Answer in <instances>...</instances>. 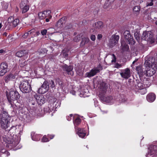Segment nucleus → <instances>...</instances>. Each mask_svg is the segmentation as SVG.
I'll list each match as a JSON object with an SVG mask.
<instances>
[{"label": "nucleus", "instance_id": "obj_1", "mask_svg": "<svg viewBox=\"0 0 157 157\" xmlns=\"http://www.w3.org/2000/svg\"><path fill=\"white\" fill-rule=\"evenodd\" d=\"M99 95L101 98V99L104 102L106 103H110L113 101V98L111 97H103L102 95L105 94L107 91V89L108 88V86L107 84L104 82H102L98 86Z\"/></svg>", "mask_w": 157, "mask_h": 157}, {"label": "nucleus", "instance_id": "obj_2", "mask_svg": "<svg viewBox=\"0 0 157 157\" xmlns=\"http://www.w3.org/2000/svg\"><path fill=\"white\" fill-rule=\"evenodd\" d=\"M150 60H145L144 65L145 67V73L147 76H151L156 72V68L155 65L151 64Z\"/></svg>", "mask_w": 157, "mask_h": 157}, {"label": "nucleus", "instance_id": "obj_3", "mask_svg": "<svg viewBox=\"0 0 157 157\" xmlns=\"http://www.w3.org/2000/svg\"><path fill=\"white\" fill-rule=\"evenodd\" d=\"M6 96L8 101L11 104H12L13 101L17 100L20 97L18 93L13 88L10 89L9 94H6Z\"/></svg>", "mask_w": 157, "mask_h": 157}, {"label": "nucleus", "instance_id": "obj_4", "mask_svg": "<svg viewBox=\"0 0 157 157\" xmlns=\"http://www.w3.org/2000/svg\"><path fill=\"white\" fill-rule=\"evenodd\" d=\"M20 90L24 93H28L31 90V85L29 82L26 80L23 79L21 81L19 85Z\"/></svg>", "mask_w": 157, "mask_h": 157}, {"label": "nucleus", "instance_id": "obj_5", "mask_svg": "<svg viewBox=\"0 0 157 157\" xmlns=\"http://www.w3.org/2000/svg\"><path fill=\"white\" fill-rule=\"evenodd\" d=\"M60 102L56 99H54L52 102L49 104V109L47 110V107L44 109V111L47 113H49L52 111L56 109L57 107L60 106Z\"/></svg>", "mask_w": 157, "mask_h": 157}, {"label": "nucleus", "instance_id": "obj_6", "mask_svg": "<svg viewBox=\"0 0 157 157\" xmlns=\"http://www.w3.org/2000/svg\"><path fill=\"white\" fill-rule=\"evenodd\" d=\"M142 39L152 44L155 42V39L150 31L144 32L143 33Z\"/></svg>", "mask_w": 157, "mask_h": 157}, {"label": "nucleus", "instance_id": "obj_7", "mask_svg": "<svg viewBox=\"0 0 157 157\" xmlns=\"http://www.w3.org/2000/svg\"><path fill=\"white\" fill-rule=\"evenodd\" d=\"M9 121L0 113V126L3 129H6L9 126Z\"/></svg>", "mask_w": 157, "mask_h": 157}, {"label": "nucleus", "instance_id": "obj_8", "mask_svg": "<svg viewBox=\"0 0 157 157\" xmlns=\"http://www.w3.org/2000/svg\"><path fill=\"white\" fill-rule=\"evenodd\" d=\"M119 38V37L118 35H114L112 36L109 40V46L112 48L116 45L117 43Z\"/></svg>", "mask_w": 157, "mask_h": 157}, {"label": "nucleus", "instance_id": "obj_9", "mask_svg": "<svg viewBox=\"0 0 157 157\" xmlns=\"http://www.w3.org/2000/svg\"><path fill=\"white\" fill-rule=\"evenodd\" d=\"M124 38L127 42L131 45H133L135 44V42L133 39L132 37L128 31H126L124 33Z\"/></svg>", "mask_w": 157, "mask_h": 157}, {"label": "nucleus", "instance_id": "obj_10", "mask_svg": "<svg viewBox=\"0 0 157 157\" xmlns=\"http://www.w3.org/2000/svg\"><path fill=\"white\" fill-rule=\"evenodd\" d=\"M49 90V86L47 81H44L38 90V93L40 94H44Z\"/></svg>", "mask_w": 157, "mask_h": 157}, {"label": "nucleus", "instance_id": "obj_11", "mask_svg": "<svg viewBox=\"0 0 157 157\" xmlns=\"http://www.w3.org/2000/svg\"><path fill=\"white\" fill-rule=\"evenodd\" d=\"M120 74L122 77L125 79L128 78L131 76L130 70L128 68L121 70Z\"/></svg>", "mask_w": 157, "mask_h": 157}, {"label": "nucleus", "instance_id": "obj_12", "mask_svg": "<svg viewBox=\"0 0 157 157\" xmlns=\"http://www.w3.org/2000/svg\"><path fill=\"white\" fill-rule=\"evenodd\" d=\"M51 11L50 10L45 11L43 12H40L38 14V17L39 19H43L48 17L49 18L51 17L50 13Z\"/></svg>", "mask_w": 157, "mask_h": 157}, {"label": "nucleus", "instance_id": "obj_13", "mask_svg": "<svg viewBox=\"0 0 157 157\" xmlns=\"http://www.w3.org/2000/svg\"><path fill=\"white\" fill-rule=\"evenodd\" d=\"M35 98L38 104L39 105H42L46 101V98L42 95L36 94L35 95Z\"/></svg>", "mask_w": 157, "mask_h": 157}, {"label": "nucleus", "instance_id": "obj_14", "mask_svg": "<svg viewBox=\"0 0 157 157\" xmlns=\"http://www.w3.org/2000/svg\"><path fill=\"white\" fill-rule=\"evenodd\" d=\"M73 67L71 66H68L67 65L65 64L63 66V70L66 71L68 74L71 75H73L74 74L72 70Z\"/></svg>", "mask_w": 157, "mask_h": 157}, {"label": "nucleus", "instance_id": "obj_15", "mask_svg": "<svg viewBox=\"0 0 157 157\" xmlns=\"http://www.w3.org/2000/svg\"><path fill=\"white\" fill-rule=\"evenodd\" d=\"M15 77L16 75L15 74L10 73L5 77L4 80L6 82H8L10 81L14 80Z\"/></svg>", "mask_w": 157, "mask_h": 157}, {"label": "nucleus", "instance_id": "obj_16", "mask_svg": "<svg viewBox=\"0 0 157 157\" xmlns=\"http://www.w3.org/2000/svg\"><path fill=\"white\" fill-rule=\"evenodd\" d=\"M137 89L140 90L139 92L142 94H144L147 92L146 90L144 88V86L142 82H139L137 85Z\"/></svg>", "mask_w": 157, "mask_h": 157}, {"label": "nucleus", "instance_id": "obj_17", "mask_svg": "<svg viewBox=\"0 0 157 157\" xmlns=\"http://www.w3.org/2000/svg\"><path fill=\"white\" fill-rule=\"evenodd\" d=\"M76 130L77 133L80 137L83 138L86 136V133L84 128H78Z\"/></svg>", "mask_w": 157, "mask_h": 157}, {"label": "nucleus", "instance_id": "obj_18", "mask_svg": "<svg viewBox=\"0 0 157 157\" xmlns=\"http://www.w3.org/2000/svg\"><path fill=\"white\" fill-rule=\"evenodd\" d=\"M99 72V70L96 68H94L92 69L90 72H87L86 74V75L87 77L90 78L94 76L96 73Z\"/></svg>", "mask_w": 157, "mask_h": 157}, {"label": "nucleus", "instance_id": "obj_19", "mask_svg": "<svg viewBox=\"0 0 157 157\" xmlns=\"http://www.w3.org/2000/svg\"><path fill=\"white\" fill-rule=\"evenodd\" d=\"M28 53L25 50L18 51L16 54V56L17 57H21L23 56L25 58L28 57Z\"/></svg>", "mask_w": 157, "mask_h": 157}, {"label": "nucleus", "instance_id": "obj_20", "mask_svg": "<svg viewBox=\"0 0 157 157\" xmlns=\"http://www.w3.org/2000/svg\"><path fill=\"white\" fill-rule=\"evenodd\" d=\"M155 95L154 93H150L147 95V100L149 102H153L155 100Z\"/></svg>", "mask_w": 157, "mask_h": 157}, {"label": "nucleus", "instance_id": "obj_21", "mask_svg": "<svg viewBox=\"0 0 157 157\" xmlns=\"http://www.w3.org/2000/svg\"><path fill=\"white\" fill-rule=\"evenodd\" d=\"M23 2H22L20 4V7L22 9V13H25L29 9V6L28 5H25L24 6L23 5Z\"/></svg>", "mask_w": 157, "mask_h": 157}, {"label": "nucleus", "instance_id": "obj_22", "mask_svg": "<svg viewBox=\"0 0 157 157\" xmlns=\"http://www.w3.org/2000/svg\"><path fill=\"white\" fill-rule=\"evenodd\" d=\"M115 0H106L104 6V8L105 9H110L111 6V4Z\"/></svg>", "mask_w": 157, "mask_h": 157}, {"label": "nucleus", "instance_id": "obj_23", "mask_svg": "<svg viewBox=\"0 0 157 157\" xmlns=\"http://www.w3.org/2000/svg\"><path fill=\"white\" fill-rule=\"evenodd\" d=\"M14 18L13 17L11 16L8 18V22L6 27L7 29H9L11 28L12 23L13 22Z\"/></svg>", "mask_w": 157, "mask_h": 157}, {"label": "nucleus", "instance_id": "obj_24", "mask_svg": "<svg viewBox=\"0 0 157 157\" xmlns=\"http://www.w3.org/2000/svg\"><path fill=\"white\" fill-rule=\"evenodd\" d=\"M89 91L86 88L82 90L80 93V96L81 97H86L88 96Z\"/></svg>", "mask_w": 157, "mask_h": 157}, {"label": "nucleus", "instance_id": "obj_25", "mask_svg": "<svg viewBox=\"0 0 157 157\" xmlns=\"http://www.w3.org/2000/svg\"><path fill=\"white\" fill-rule=\"evenodd\" d=\"M35 133L32 132L31 133L32 139L34 141H39L40 140L41 136L40 135H35Z\"/></svg>", "mask_w": 157, "mask_h": 157}, {"label": "nucleus", "instance_id": "obj_26", "mask_svg": "<svg viewBox=\"0 0 157 157\" xmlns=\"http://www.w3.org/2000/svg\"><path fill=\"white\" fill-rule=\"evenodd\" d=\"M74 118H75V120L73 121V123L75 126V129L76 130L77 129L76 126L78 125L80 123L81 120L78 116H75L74 117Z\"/></svg>", "mask_w": 157, "mask_h": 157}, {"label": "nucleus", "instance_id": "obj_27", "mask_svg": "<svg viewBox=\"0 0 157 157\" xmlns=\"http://www.w3.org/2000/svg\"><path fill=\"white\" fill-rule=\"evenodd\" d=\"M30 32L29 33L30 34V36L33 37V36H38L40 33L39 32L36 31L35 29H33L31 30H29Z\"/></svg>", "mask_w": 157, "mask_h": 157}, {"label": "nucleus", "instance_id": "obj_28", "mask_svg": "<svg viewBox=\"0 0 157 157\" xmlns=\"http://www.w3.org/2000/svg\"><path fill=\"white\" fill-rule=\"evenodd\" d=\"M94 27L96 29H101L103 27V23L101 21L96 22L95 24Z\"/></svg>", "mask_w": 157, "mask_h": 157}, {"label": "nucleus", "instance_id": "obj_29", "mask_svg": "<svg viewBox=\"0 0 157 157\" xmlns=\"http://www.w3.org/2000/svg\"><path fill=\"white\" fill-rule=\"evenodd\" d=\"M121 45L122 46L121 49L123 51H127L129 49L128 45L126 44L124 42H122Z\"/></svg>", "mask_w": 157, "mask_h": 157}, {"label": "nucleus", "instance_id": "obj_30", "mask_svg": "<svg viewBox=\"0 0 157 157\" xmlns=\"http://www.w3.org/2000/svg\"><path fill=\"white\" fill-rule=\"evenodd\" d=\"M8 67L7 64L5 62H2L0 65V68L1 69L7 71Z\"/></svg>", "mask_w": 157, "mask_h": 157}, {"label": "nucleus", "instance_id": "obj_31", "mask_svg": "<svg viewBox=\"0 0 157 157\" xmlns=\"http://www.w3.org/2000/svg\"><path fill=\"white\" fill-rule=\"evenodd\" d=\"M19 19L17 18L14 19L13 20V22L12 23V27H15L19 23Z\"/></svg>", "mask_w": 157, "mask_h": 157}, {"label": "nucleus", "instance_id": "obj_32", "mask_svg": "<svg viewBox=\"0 0 157 157\" xmlns=\"http://www.w3.org/2000/svg\"><path fill=\"white\" fill-rule=\"evenodd\" d=\"M136 70L138 74L140 75H142L143 73V70L142 68V66H138L136 67Z\"/></svg>", "mask_w": 157, "mask_h": 157}, {"label": "nucleus", "instance_id": "obj_33", "mask_svg": "<svg viewBox=\"0 0 157 157\" xmlns=\"http://www.w3.org/2000/svg\"><path fill=\"white\" fill-rule=\"evenodd\" d=\"M56 33L55 29L53 28H49L47 29L48 35H52Z\"/></svg>", "mask_w": 157, "mask_h": 157}, {"label": "nucleus", "instance_id": "obj_34", "mask_svg": "<svg viewBox=\"0 0 157 157\" xmlns=\"http://www.w3.org/2000/svg\"><path fill=\"white\" fill-rule=\"evenodd\" d=\"M63 27V25L61 23V21L60 20H59L58 21L57 23L56 24V27L57 29L58 28L61 29Z\"/></svg>", "mask_w": 157, "mask_h": 157}, {"label": "nucleus", "instance_id": "obj_35", "mask_svg": "<svg viewBox=\"0 0 157 157\" xmlns=\"http://www.w3.org/2000/svg\"><path fill=\"white\" fill-rule=\"evenodd\" d=\"M90 41V40L88 38H84L82 39V43H84V44L88 43Z\"/></svg>", "mask_w": 157, "mask_h": 157}, {"label": "nucleus", "instance_id": "obj_36", "mask_svg": "<svg viewBox=\"0 0 157 157\" xmlns=\"http://www.w3.org/2000/svg\"><path fill=\"white\" fill-rule=\"evenodd\" d=\"M155 153V151L154 150H152L151 149H149L148 154L147 156H151L153 155Z\"/></svg>", "mask_w": 157, "mask_h": 157}, {"label": "nucleus", "instance_id": "obj_37", "mask_svg": "<svg viewBox=\"0 0 157 157\" xmlns=\"http://www.w3.org/2000/svg\"><path fill=\"white\" fill-rule=\"evenodd\" d=\"M134 36L136 39L139 41L140 39L139 34L138 33H136L134 34Z\"/></svg>", "mask_w": 157, "mask_h": 157}, {"label": "nucleus", "instance_id": "obj_38", "mask_svg": "<svg viewBox=\"0 0 157 157\" xmlns=\"http://www.w3.org/2000/svg\"><path fill=\"white\" fill-rule=\"evenodd\" d=\"M133 10L134 12H138L140 10V7L138 6H136L134 8Z\"/></svg>", "mask_w": 157, "mask_h": 157}, {"label": "nucleus", "instance_id": "obj_39", "mask_svg": "<svg viewBox=\"0 0 157 157\" xmlns=\"http://www.w3.org/2000/svg\"><path fill=\"white\" fill-rule=\"evenodd\" d=\"M7 71L4 70L2 69L0 71V76H3L4 75L6 72Z\"/></svg>", "mask_w": 157, "mask_h": 157}, {"label": "nucleus", "instance_id": "obj_40", "mask_svg": "<svg viewBox=\"0 0 157 157\" xmlns=\"http://www.w3.org/2000/svg\"><path fill=\"white\" fill-rule=\"evenodd\" d=\"M42 142H45L48 141V138L46 137V136H44L41 140Z\"/></svg>", "mask_w": 157, "mask_h": 157}, {"label": "nucleus", "instance_id": "obj_41", "mask_svg": "<svg viewBox=\"0 0 157 157\" xmlns=\"http://www.w3.org/2000/svg\"><path fill=\"white\" fill-rule=\"evenodd\" d=\"M30 68V64L26 63V65L24 67V69H25V71H28L29 70Z\"/></svg>", "mask_w": 157, "mask_h": 157}, {"label": "nucleus", "instance_id": "obj_42", "mask_svg": "<svg viewBox=\"0 0 157 157\" xmlns=\"http://www.w3.org/2000/svg\"><path fill=\"white\" fill-rule=\"evenodd\" d=\"M50 86L52 88H53L55 87V85L53 81L51 80L50 82Z\"/></svg>", "mask_w": 157, "mask_h": 157}, {"label": "nucleus", "instance_id": "obj_43", "mask_svg": "<svg viewBox=\"0 0 157 157\" xmlns=\"http://www.w3.org/2000/svg\"><path fill=\"white\" fill-rule=\"evenodd\" d=\"M29 31H28V32L25 33L24 34L23 36V37L24 38H25L29 36H30Z\"/></svg>", "mask_w": 157, "mask_h": 157}, {"label": "nucleus", "instance_id": "obj_44", "mask_svg": "<svg viewBox=\"0 0 157 157\" xmlns=\"http://www.w3.org/2000/svg\"><path fill=\"white\" fill-rule=\"evenodd\" d=\"M47 33V30L43 29L41 30V33L42 35H45Z\"/></svg>", "mask_w": 157, "mask_h": 157}, {"label": "nucleus", "instance_id": "obj_45", "mask_svg": "<svg viewBox=\"0 0 157 157\" xmlns=\"http://www.w3.org/2000/svg\"><path fill=\"white\" fill-rule=\"evenodd\" d=\"M67 119L68 121H71L73 118H74L73 117V116L72 114H70L69 116L67 117Z\"/></svg>", "mask_w": 157, "mask_h": 157}, {"label": "nucleus", "instance_id": "obj_46", "mask_svg": "<svg viewBox=\"0 0 157 157\" xmlns=\"http://www.w3.org/2000/svg\"><path fill=\"white\" fill-rule=\"evenodd\" d=\"M80 39V36H77L75 37L74 39V40L75 41L77 42Z\"/></svg>", "mask_w": 157, "mask_h": 157}, {"label": "nucleus", "instance_id": "obj_47", "mask_svg": "<svg viewBox=\"0 0 157 157\" xmlns=\"http://www.w3.org/2000/svg\"><path fill=\"white\" fill-rule=\"evenodd\" d=\"M8 3L5 2L3 3L2 7L5 10H6L8 8Z\"/></svg>", "mask_w": 157, "mask_h": 157}, {"label": "nucleus", "instance_id": "obj_48", "mask_svg": "<svg viewBox=\"0 0 157 157\" xmlns=\"http://www.w3.org/2000/svg\"><path fill=\"white\" fill-rule=\"evenodd\" d=\"M153 0H151V1L150 2H148L146 6L147 7L152 6L153 4Z\"/></svg>", "mask_w": 157, "mask_h": 157}, {"label": "nucleus", "instance_id": "obj_49", "mask_svg": "<svg viewBox=\"0 0 157 157\" xmlns=\"http://www.w3.org/2000/svg\"><path fill=\"white\" fill-rule=\"evenodd\" d=\"M90 38L92 41H94L96 39L95 36L94 35H91L90 36Z\"/></svg>", "mask_w": 157, "mask_h": 157}, {"label": "nucleus", "instance_id": "obj_50", "mask_svg": "<svg viewBox=\"0 0 157 157\" xmlns=\"http://www.w3.org/2000/svg\"><path fill=\"white\" fill-rule=\"evenodd\" d=\"M26 65V62H24L23 63H20V65L21 67H22L23 69H24V67Z\"/></svg>", "mask_w": 157, "mask_h": 157}, {"label": "nucleus", "instance_id": "obj_51", "mask_svg": "<svg viewBox=\"0 0 157 157\" xmlns=\"http://www.w3.org/2000/svg\"><path fill=\"white\" fill-rule=\"evenodd\" d=\"M113 59L111 60L112 62H115L116 61V58L114 54H112Z\"/></svg>", "mask_w": 157, "mask_h": 157}, {"label": "nucleus", "instance_id": "obj_52", "mask_svg": "<svg viewBox=\"0 0 157 157\" xmlns=\"http://www.w3.org/2000/svg\"><path fill=\"white\" fill-rule=\"evenodd\" d=\"M64 50H63V56L66 59L68 57V54L66 53H64Z\"/></svg>", "mask_w": 157, "mask_h": 157}, {"label": "nucleus", "instance_id": "obj_53", "mask_svg": "<svg viewBox=\"0 0 157 157\" xmlns=\"http://www.w3.org/2000/svg\"><path fill=\"white\" fill-rule=\"evenodd\" d=\"M122 67V65L121 64H120L118 63H116L115 65V67L117 68H120L121 67Z\"/></svg>", "mask_w": 157, "mask_h": 157}, {"label": "nucleus", "instance_id": "obj_54", "mask_svg": "<svg viewBox=\"0 0 157 157\" xmlns=\"http://www.w3.org/2000/svg\"><path fill=\"white\" fill-rule=\"evenodd\" d=\"M51 17L49 18L48 17H47L46 18H45V21L46 22H48L49 21V20L50 19H51L52 18V16L50 14Z\"/></svg>", "mask_w": 157, "mask_h": 157}, {"label": "nucleus", "instance_id": "obj_55", "mask_svg": "<svg viewBox=\"0 0 157 157\" xmlns=\"http://www.w3.org/2000/svg\"><path fill=\"white\" fill-rule=\"evenodd\" d=\"M102 37V35L101 34H98L97 36V39L98 40H100Z\"/></svg>", "mask_w": 157, "mask_h": 157}, {"label": "nucleus", "instance_id": "obj_56", "mask_svg": "<svg viewBox=\"0 0 157 157\" xmlns=\"http://www.w3.org/2000/svg\"><path fill=\"white\" fill-rule=\"evenodd\" d=\"M4 140V141L6 142V143H7L8 144H10L11 142V141L10 140L9 141V140H6L5 139Z\"/></svg>", "mask_w": 157, "mask_h": 157}, {"label": "nucleus", "instance_id": "obj_57", "mask_svg": "<svg viewBox=\"0 0 157 157\" xmlns=\"http://www.w3.org/2000/svg\"><path fill=\"white\" fill-rule=\"evenodd\" d=\"M54 137V136L53 135H48V138H50V139H52Z\"/></svg>", "mask_w": 157, "mask_h": 157}, {"label": "nucleus", "instance_id": "obj_58", "mask_svg": "<svg viewBox=\"0 0 157 157\" xmlns=\"http://www.w3.org/2000/svg\"><path fill=\"white\" fill-rule=\"evenodd\" d=\"M70 93L72 94L73 95H75V92L74 90L71 91Z\"/></svg>", "mask_w": 157, "mask_h": 157}, {"label": "nucleus", "instance_id": "obj_59", "mask_svg": "<svg viewBox=\"0 0 157 157\" xmlns=\"http://www.w3.org/2000/svg\"><path fill=\"white\" fill-rule=\"evenodd\" d=\"M5 154L7 156H8L10 155V153L8 151H6L5 152Z\"/></svg>", "mask_w": 157, "mask_h": 157}, {"label": "nucleus", "instance_id": "obj_60", "mask_svg": "<svg viewBox=\"0 0 157 157\" xmlns=\"http://www.w3.org/2000/svg\"><path fill=\"white\" fill-rule=\"evenodd\" d=\"M12 129L15 130L16 129V128L14 126L12 127L10 129V131L12 130Z\"/></svg>", "mask_w": 157, "mask_h": 157}, {"label": "nucleus", "instance_id": "obj_61", "mask_svg": "<svg viewBox=\"0 0 157 157\" xmlns=\"http://www.w3.org/2000/svg\"><path fill=\"white\" fill-rule=\"evenodd\" d=\"M5 51L3 49H1L0 50V53H5Z\"/></svg>", "mask_w": 157, "mask_h": 157}, {"label": "nucleus", "instance_id": "obj_62", "mask_svg": "<svg viewBox=\"0 0 157 157\" xmlns=\"http://www.w3.org/2000/svg\"><path fill=\"white\" fill-rule=\"evenodd\" d=\"M137 60H138V59H136L135 60L133 61V62H132V64H133L134 63H135Z\"/></svg>", "mask_w": 157, "mask_h": 157}, {"label": "nucleus", "instance_id": "obj_63", "mask_svg": "<svg viewBox=\"0 0 157 157\" xmlns=\"http://www.w3.org/2000/svg\"><path fill=\"white\" fill-rule=\"evenodd\" d=\"M3 35L5 36H6L7 35V33H5L3 34Z\"/></svg>", "mask_w": 157, "mask_h": 157}, {"label": "nucleus", "instance_id": "obj_64", "mask_svg": "<svg viewBox=\"0 0 157 157\" xmlns=\"http://www.w3.org/2000/svg\"><path fill=\"white\" fill-rule=\"evenodd\" d=\"M62 84V82L61 81L59 82V84L60 85Z\"/></svg>", "mask_w": 157, "mask_h": 157}]
</instances>
